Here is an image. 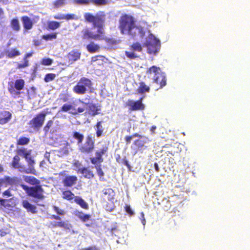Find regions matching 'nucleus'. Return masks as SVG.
<instances>
[{"instance_id":"3","label":"nucleus","mask_w":250,"mask_h":250,"mask_svg":"<svg viewBox=\"0 0 250 250\" xmlns=\"http://www.w3.org/2000/svg\"><path fill=\"white\" fill-rule=\"evenodd\" d=\"M108 150V147L107 145H105L95 151V157H90L89 158L90 162L94 165L97 174L100 180L102 181L104 180V175L101 165V164L104 162L103 156L107 153Z\"/></svg>"},{"instance_id":"61","label":"nucleus","mask_w":250,"mask_h":250,"mask_svg":"<svg viewBox=\"0 0 250 250\" xmlns=\"http://www.w3.org/2000/svg\"><path fill=\"white\" fill-rule=\"evenodd\" d=\"M125 140L126 144H129L130 143L132 139V136H127L125 137Z\"/></svg>"},{"instance_id":"53","label":"nucleus","mask_w":250,"mask_h":250,"mask_svg":"<svg viewBox=\"0 0 250 250\" xmlns=\"http://www.w3.org/2000/svg\"><path fill=\"white\" fill-rule=\"evenodd\" d=\"M145 142L142 140H136L134 142V145L138 148H141L144 146Z\"/></svg>"},{"instance_id":"64","label":"nucleus","mask_w":250,"mask_h":250,"mask_svg":"<svg viewBox=\"0 0 250 250\" xmlns=\"http://www.w3.org/2000/svg\"><path fill=\"white\" fill-rule=\"evenodd\" d=\"M4 13L3 10L0 8V19H2L4 17Z\"/></svg>"},{"instance_id":"18","label":"nucleus","mask_w":250,"mask_h":250,"mask_svg":"<svg viewBox=\"0 0 250 250\" xmlns=\"http://www.w3.org/2000/svg\"><path fill=\"white\" fill-rule=\"evenodd\" d=\"M101 110V106L91 103L88 105V113L93 116L99 114Z\"/></svg>"},{"instance_id":"2","label":"nucleus","mask_w":250,"mask_h":250,"mask_svg":"<svg viewBox=\"0 0 250 250\" xmlns=\"http://www.w3.org/2000/svg\"><path fill=\"white\" fill-rule=\"evenodd\" d=\"M118 28L122 34L127 35L134 39L138 37L143 38L145 36L144 28L141 25H137L134 17L126 14L120 17Z\"/></svg>"},{"instance_id":"32","label":"nucleus","mask_w":250,"mask_h":250,"mask_svg":"<svg viewBox=\"0 0 250 250\" xmlns=\"http://www.w3.org/2000/svg\"><path fill=\"white\" fill-rule=\"evenodd\" d=\"M24 180L26 183L35 186L40 184V180L33 176H25L24 177Z\"/></svg>"},{"instance_id":"7","label":"nucleus","mask_w":250,"mask_h":250,"mask_svg":"<svg viewBox=\"0 0 250 250\" xmlns=\"http://www.w3.org/2000/svg\"><path fill=\"white\" fill-rule=\"evenodd\" d=\"M148 74H153L154 82L160 85V88H163L167 84V79L163 73L160 72V68L156 66H152L147 71Z\"/></svg>"},{"instance_id":"51","label":"nucleus","mask_w":250,"mask_h":250,"mask_svg":"<svg viewBox=\"0 0 250 250\" xmlns=\"http://www.w3.org/2000/svg\"><path fill=\"white\" fill-rule=\"evenodd\" d=\"M53 208L58 214L61 215H64L65 214V212L63 209L59 208L58 207L55 206Z\"/></svg>"},{"instance_id":"30","label":"nucleus","mask_w":250,"mask_h":250,"mask_svg":"<svg viewBox=\"0 0 250 250\" xmlns=\"http://www.w3.org/2000/svg\"><path fill=\"white\" fill-rule=\"evenodd\" d=\"M19 169V171L22 173H25L26 174H32L34 175L36 174V171L35 168H25L24 166L20 164L17 168Z\"/></svg>"},{"instance_id":"21","label":"nucleus","mask_w":250,"mask_h":250,"mask_svg":"<svg viewBox=\"0 0 250 250\" xmlns=\"http://www.w3.org/2000/svg\"><path fill=\"white\" fill-rule=\"evenodd\" d=\"M12 118V114L8 111H3L0 113V125L7 124Z\"/></svg>"},{"instance_id":"9","label":"nucleus","mask_w":250,"mask_h":250,"mask_svg":"<svg viewBox=\"0 0 250 250\" xmlns=\"http://www.w3.org/2000/svg\"><path fill=\"white\" fill-rule=\"evenodd\" d=\"M48 109L47 108L46 111H43L38 113L29 121L28 124L31 128L36 130H39L41 128L43 125L46 115L50 113V112H48Z\"/></svg>"},{"instance_id":"45","label":"nucleus","mask_w":250,"mask_h":250,"mask_svg":"<svg viewBox=\"0 0 250 250\" xmlns=\"http://www.w3.org/2000/svg\"><path fill=\"white\" fill-rule=\"evenodd\" d=\"M90 2L93 4L97 5H106L108 3L107 0H90Z\"/></svg>"},{"instance_id":"10","label":"nucleus","mask_w":250,"mask_h":250,"mask_svg":"<svg viewBox=\"0 0 250 250\" xmlns=\"http://www.w3.org/2000/svg\"><path fill=\"white\" fill-rule=\"evenodd\" d=\"M95 148V139L90 135H87L84 143H82L78 146V150L82 154H89Z\"/></svg>"},{"instance_id":"37","label":"nucleus","mask_w":250,"mask_h":250,"mask_svg":"<svg viewBox=\"0 0 250 250\" xmlns=\"http://www.w3.org/2000/svg\"><path fill=\"white\" fill-rule=\"evenodd\" d=\"M42 38L46 41H52L57 39V33L56 32H53L51 34L43 35L42 36Z\"/></svg>"},{"instance_id":"55","label":"nucleus","mask_w":250,"mask_h":250,"mask_svg":"<svg viewBox=\"0 0 250 250\" xmlns=\"http://www.w3.org/2000/svg\"><path fill=\"white\" fill-rule=\"evenodd\" d=\"M103 40H105L107 42L112 44H116L118 42L116 40L113 38H107L105 36V39H104Z\"/></svg>"},{"instance_id":"26","label":"nucleus","mask_w":250,"mask_h":250,"mask_svg":"<svg viewBox=\"0 0 250 250\" xmlns=\"http://www.w3.org/2000/svg\"><path fill=\"white\" fill-rule=\"evenodd\" d=\"M74 215L83 222L88 221L91 218L90 215L84 214L82 211L76 210Z\"/></svg>"},{"instance_id":"52","label":"nucleus","mask_w":250,"mask_h":250,"mask_svg":"<svg viewBox=\"0 0 250 250\" xmlns=\"http://www.w3.org/2000/svg\"><path fill=\"white\" fill-rule=\"evenodd\" d=\"M69 100V96L66 94H62L60 96L59 100L62 102H67Z\"/></svg>"},{"instance_id":"12","label":"nucleus","mask_w":250,"mask_h":250,"mask_svg":"<svg viewBox=\"0 0 250 250\" xmlns=\"http://www.w3.org/2000/svg\"><path fill=\"white\" fill-rule=\"evenodd\" d=\"M143 98H141L139 100L134 101L132 100H128L125 105L128 107L129 110L137 111L142 110L145 109V105L142 103Z\"/></svg>"},{"instance_id":"17","label":"nucleus","mask_w":250,"mask_h":250,"mask_svg":"<svg viewBox=\"0 0 250 250\" xmlns=\"http://www.w3.org/2000/svg\"><path fill=\"white\" fill-rule=\"evenodd\" d=\"M81 53L78 50H72L67 55L69 62L71 63L79 60L81 58Z\"/></svg>"},{"instance_id":"34","label":"nucleus","mask_w":250,"mask_h":250,"mask_svg":"<svg viewBox=\"0 0 250 250\" xmlns=\"http://www.w3.org/2000/svg\"><path fill=\"white\" fill-rule=\"evenodd\" d=\"M61 26L60 23L57 21H49L47 22V29L55 30Z\"/></svg>"},{"instance_id":"44","label":"nucleus","mask_w":250,"mask_h":250,"mask_svg":"<svg viewBox=\"0 0 250 250\" xmlns=\"http://www.w3.org/2000/svg\"><path fill=\"white\" fill-rule=\"evenodd\" d=\"M56 77V75L54 73H47L44 78V81L46 83H48L53 81Z\"/></svg>"},{"instance_id":"4","label":"nucleus","mask_w":250,"mask_h":250,"mask_svg":"<svg viewBox=\"0 0 250 250\" xmlns=\"http://www.w3.org/2000/svg\"><path fill=\"white\" fill-rule=\"evenodd\" d=\"M21 187L29 196L33 198L34 203L38 206L44 207L43 204L38 203L39 202L43 200L45 198L44 190L40 184L30 187L25 185H21Z\"/></svg>"},{"instance_id":"5","label":"nucleus","mask_w":250,"mask_h":250,"mask_svg":"<svg viewBox=\"0 0 250 250\" xmlns=\"http://www.w3.org/2000/svg\"><path fill=\"white\" fill-rule=\"evenodd\" d=\"M93 85L90 79L83 77L73 87V91L78 95H84L87 92L92 93L94 90Z\"/></svg>"},{"instance_id":"59","label":"nucleus","mask_w":250,"mask_h":250,"mask_svg":"<svg viewBox=\"0 0 250 250\" xmlns=\"http://www.w3.org/2000/svg\"><path fill=\"white\" fill-rule=\"evenodd\" d=\"M122 163L127 167L129 170H130L131 166L129 164L128 161L125 158L122 160Z\"/></svg>"},{"instance_id":"33","label":"nucleus","mask_w":250,"mask_h":250,"mask_svg":"<svg viewBox=\"0 0 250 250\" xmlns=\"http://www.w3.org/2000/svg\"><path fill=\"white\" fill-rule=\"evenodd\" d=\"M62 198L68 201H71L73 199L75 200L76 196L70 190H67L62 192Z\"/></svg>"},{"instance_id":"54","label":"nucleus","mask_w":250,"mask_h":250,"mask_svg":"<svg viewBox=\"0 0 250 250\" xmlns=\"http://www.w3.org/2000/svg\"><path fill=\"white\" fill-rule=\"evenodd\" d=\"M23 63H18L17 65V68L21 69L28 66L29 62L28 61H23Z\"/></svg>"},{"instance_id":"48","label":"nucleus","mask_w":250,"mask_h":250,"mask_svg":"<svg viewBox=\"0 0 250 250\" xmlns=\"http://www.w3.org/2000/svg\"><path fill=\"white\" fill-rule=\"evenodd\" d=\"M73 3L77 5H88L90 0H73Z\"/></svg>"},{"instance_id":"39","label":"nucleus","mask_w":250,"mask_h":250,"mask_svg":"<svg viewBox=\"0 0 250 250\" xmlns=\"http://www.w3.org/2000/svg\"><path fill=\"white\" fill-rule=\"evenodd\" d=\"M17 152L18 155H22L23 157L24 158H26L27 155H31V150H30L28 151H26V150L25 148H22L18 149L17 150Z\"/></svg>"},{"instance_id":"62","label":"nucleus","mask_w":250,"mask_h":250,"mask_svg":"<svg viewBox=\"0 0 250 250\" xmlns=\"http://www.w3.org/2000/svg\"><path fill=\"white\" fill-rule=\"evenodd\" d=\"M50 218L51 219H55L56 220H61V217H60L58 215H52L50 217Z\"/></svg>"},{"instance_id":"57","label":"nucleus","mask_w":250,"mask_h":250,"mask_svg":"<svg viewBox=\"0 0 250 250\" xmlns=\"http://www.w3.org/2000/svg\"><path fill=\"white\" fill-rule=\"evenodd\" d=\"M82 250H100L99 248L97 247L96 246H92L87 247L86 248H84L82 249Z\"/></svg>"},{"instance_id":"23","label":"nucleus","mask_w":250,"mask_h":250,"mask_svg":"<svg viewBox=\"0 0 250 250\" xmlns=\"http://www.w3.org/2000/svg\"><path fill=\"white\" fill-rule=\"evenodd\" d=\"M54 18L57 20H77L78 17L74 14H67L66 15H55Z\"/></svg>"},{"instance_id":"50","label":"nucleus","mask_w":250,"mask_h":250,"mask_svg":"<svg viewBox=\"0 0 250 250\" xmlns=\"http://www.w3.org/2000/svg\"><path fill=\"white\" fill-rule=\"evenodd\" d=\"M55 227H60L63 228H68V224L64 221H61L56 223L53 225Z\"/></svg>"},{"instance_id":"20","label":"nucleus","mask_w":250,"mask_h":250,"mask_svg":"<svg viewBox=\"0 0 250 250\" xmlns=\"http://www.w3.org/2000/svg\"><path fill=\"white\" fill-rule=\"evenodd\" d=\"M21 20L23 24V28L26 30H29L32 28L33 22L32 20L28 16H24L21 18Z\"/></svg>"},{"instance_id":"38","label":"nucleus","mask_w":250,"mask_h":250,"mask_svg":"<svg viewBox=\"0 0 250 250\" xmlns=\"http://www.w3.org/2000/svg\"><path fill=\"white\" fill-rule=\"evenodd\" d=\"M30 142V139L26 137H21L17 141V145L19 146L27 145Z\"/></svg>"},{"instance_id":"8","label":"nucleus","mask_w":250,"mask_h":250,"mask_svg":"<svg viewBox=\"0 0 250 250\" xmlns=\"http://www.w3.org/2000/svg\"><path fill=\"white\" fill-rule=\"evenodd\" d=\"M160 42L152 33L149 34L148 40L145 43L147 48V52L149 54L155 55L160 47Z\"/></svg>"},{"instance_id":"63","label":"nucleus","mask_w":250,"mask_h":250,"mask_svg":"<svg viewBox=\"0 0 250 250\" xmlns=\"http://www.w3.org/2000/svg\"><path fill=\"white\" fill-rule=\"evenodd\" d=\"M32 56V53H27L23 57V61H28L27 58Z\"/></svg>"},{"instance_id":"1","label":"nucleus","mask_w":250,"mask_h":250,"mask_svg":"<svg viewBox=\"0 0 250 250\" xmlns=\"http://www.w3.org/2000/svg\"><path fill=\"white\" fill-rule=\"evenodd\" d=\"M83 17L85 22L92 23L93 27H97V30L94 34L88 27L83 28L81 31V38L83 40H94L100 41L105 39L104 27L106 20L105 12L100 11L95 15L89 12L84 13Z\"/></svg>"},{"instance_id":"42","label":"nucleus","mask_w":250,"mask_h":250,"mask_svg":"<svg viewBox=\"0 0 250 250\" xmlns=\"http://www.w3.org/2000/svg\"><path fill=\"white\" fill-rule=\"evenodd\" d=\"M69 146V143L68 142H66L63 147H61L60 148L59 152L62 155H67L69 153L68 149Z\"/></svg>"},{"instance_id":"29","label":"nucleus","mask_w":250,"mask_h":250,"mask_svg":"<svg viewBox=\"0 0 250 250\" xmlns=\"http://www.w3.org/2000/svg\"><path fill=\"white\" fill-rule=\"evenodd\" d=\"M137 91L139 94H144L146 92H149L150 91V88L145 82H142L139 83V86Z\"/></svg>"},{"instance_id":"43","label":"nucleus","mask_w":250,"mask_h":250,"mask_svg":"<svg viewBox=\"0 0 250 250\" xmlns=\"http://www.w3.org/2000/svg\"><path fill=\"white\" fill-rule=\"evenodd\" d=\"M53 125V121L52 120H48L43 127V131L45 134H47Z\"/></svg>"},{"instance_id":"14","label":"nucleus","mask_w":250,"mask_h":250,"mask_svg":"<svg viewBox=\"0 0 250 250\" xmlns=\"http://www.w3.org/2000/svg\"><path fill=\"white\" fill-rule=\"evenodd\" d=\"M107 60V59L103 55H96L91 57V64L94 66H103Z\"/></svg>"},{"instance_id":"15","label":"nucleus","mask_w":250,"mask_h":250,"mask_svg":"<svg viewBox=\"0 0 250 250\" xmlns=\"http://www.w3.org/2000/svg\"><path fill=\"white\" fill-rule=\"evenodd\" d=\"M3 183L4 187H7L8 186H17L20 182V179L16 177H10L8 176H5L3 178L0 179Z\"/></svg>"},{"instance_id":"47","label":"nucleus","mask_w":250,"mask_h":250,"mask_svg":"<svg viewBox=\"0 0 250 250\" xmlns=\"http://www.w3.org/2000/svg\"><path fill=\"white\" fill-rule=\"evenodd\" d=\"M25 159L28 163L29 168H34V165L35 164V161L34 160L31 155H27V158H25Z\"/></svg>"},{"instance_id":"31","label":"nucleus","mask_w":250,"mask_h":250,"mask_svg":"<svg viewBox=\"0 0 250 250\" xmlns=\"http://www.w3.org/2000/svg\"><path fill=\"white\" fill-rule=\"evenodd\" d=\"M103 121H98L95 125L94 127L96 130L97 137H100L102 136L104 132V128L102 126Z\"/></svg>"},{"instance_id":"36","label":"nucleus","mask_w":250,"mask_h":250,"mask_svg":"<svg viewBox=\"0 0 250 250\" xmlns=\"http://www.w3.org/2000/svg\"><path fill=\"white\" fill-rule=\"evenodd\" d=\"M10 25L13 30L15 31H19L21 29L19 21L16 18L11 20L10 21Z\"/></svg>"},{"instance_id":"49","label":"nucleus","mask_w":250,"mask_h":250,"mask_svg":"<svg viewBox=\"0 0 250 250\" xmlns=\"http://www.w3.org/2000/svg\"><path fill=\"white\" fill-rule=\"evenodd\" d=\"M53 63V60L50 58H43L41 62V64L43 65H50Z\"/></svg>"},{"instance_id":"41","label":"nucleus","mask_w":250,"mask_h":250,"mask_svg":"<svg viewBox=\"0 0 250 250\" xmlns=\"http://www.w3.org/2000/svg\"><path fill=\"white\" fill-rule=\"evenodd\" d=\"M12 199V198H11L10 199H4L0 198V205L6 208L13 207V206H12L9 203H7L8 202L10 201Z\"/></svg>"},{"instance_id":"25","label":"nucleus","mask_w":250,"mask_h":250,"mask_svg":"<svg viewBox=\"0 0 250 250\" xmlns=\"http://www.w3.org/2000/svg\"><path fill=\"white\" fill-rule=\"evenodd\" d=\"M86 48L89 53H94L99 52L100 46L94 42H91L86 46Z\"/></svg>"},{"instance_id":"46","label":"nucleus","mask_w":250,"mask_h":250,"mask_svg":"<svg viewBox=\"0 0 250 250\" xmlns=\"http://www.w3.org/2000/svg\"><path fill=\"white\" fill-rule=\"evenodd\" d=\"M66 1V0H56L53 2V4L55 8H59L65 4Z\"/></svg>"},{"instance_id":"6","label":"nucleus","mask_w":250,"mask_h":250,"mask_svg":"<svg viewBox=\"0 0 250 250\" xmlns=\"http://www.w3.org/2000/svg\"><path fill=\"white\" fill-rule=\"evenodd\" d=\"M25 81L22 79H18L14 82L11 81L8 83V91L14 98H19L21 94V91L24 89Z\"/></svg>"},{"instance_id":"24","label":"nucleus","mask_w":250,"mask_h":250,"mask_svg":"<svg viewBox=\"0 0 250 250\" xmlns=\"http://www.w3.org/2000/svg\"><path fill=\"white\" fill-rule=\"evenodd\" d=\"M6 57L8 59H13L21 55L20 51L17 48H13L5 50Z\"/></svg>"},{"instance_id":"60","label":"nucleus","mask_w":250,"mask_h":250,"mask_svg":"<svg viewBox=\"0 0 250 250\" xmlns=\"http://www.w3.org/2000/svg\"><path fill=\"white\" fill-rule=\"evenodd\" d=\"M85 104H83L82 103H79V105L76 106V108L80 107V108H82L83 109V111L79 112V113H83L85 111V108L84 107V105H86V103H85Z\"/></svg>"},{"instance_id":"13","label":"nucleus","mask_w":250,"mask_h":250,"mask_svg":"<svg viewBox=\"0 0 250 250\" xmlns=\"http://www.w3.org/2000/svg\"><path fill=\"white\" fill-rule=\"evenodd\" d=\"M130 49L133 52H128L126 51L125 52V54L129 59H134L137 58L138 56L134 53V52H141L143 50V48L140 43L139 42H135L133 43L130 46Z\"/></svg>"},{"instance_id":"19","label":"nucleus","mask_w":250,"mask_h":250,"mask_svg":"<svg viewBox=\"0 0 250 250\" xmlns=\"http://www.w3.org/2000/svg\"><path fill=\"white\" fill-rule=\"evenodd\" d=\"M21 204L28 212H31L33 214H35L37 212L36 206L31 204L28 200H23Z\"/></svg>"},{"instance_id":"11","label":"nucleus","mask_w":250,"mask_h":250,"mask_svg":"<svg viewBox=\"0 0 250 250\" xmlns=\"http://www.w3.org/2000/svg\"><path fill=\"white\" fill-rule=\"evenodd\" d=\"M79 103H82L83 104H85L83 100L79 99L73 102L72 104H64L61 107L60 111L63 112H67L71 110V113L72 114H78L79 112L83 110L82 108L79 107L76 108V106L79 105Z\"/></svg>"},{"instance_id":"58","label":"nucleus","mask_w":250,"mask_h":250,"mask_svg":"<svg viewBox=\"0 0 250 250\" xmlns=\"http://www.w3.org/2000/svg\"><path fill=\"white\" fill-rule=\"evenodd\" d=\"M2 195L3 196H7V197H10V196H12V195L11 193L10 190L9 189L4 191L3 192Z\"/></svg>"},{"instance_id":"28","label":"nucleus","mask_w":250,"mask_h":250,"mask_svg":"<svg viewBox=\"0 0 250 250\" xmlns=\"http://www.w3.org/2000/svg\"><path fill=\"white\" fill-rule=\"evenodd\" d=\"M74 202L83 209L87 210L89 208L88 204L80 196H76Z\"/></svg>"},{"instance_id":"22","label":"nucleus","mask_w":250,"mask_h":250,"mask_svg":"<svg viewBox=\"0 0 250 250\" xmlns=\"http://www.w3.org/2000/svg\"><path fill=\"white\" fill-rule=\"evenodd\" d=\"M78 172L81 173L87 179H92L94 177L93 171L88 167H83L78 169Z\"/></svg>"},{"instance_id":"35","label":"nucleus","mask_w":250,"mask_h":250,"mask_svg":"<svg viewBox=\"0 0 250 250\" xmlns=\"http://www.w3.org/2000/svg\"><path fill=\"white\" fill-rule=\"evenodd\" d=\"M73 137L74 139L77 140L78 146L82 143L84 139L83 135L77 131L73 132Z\"/></svg>"},{"instance_id":"40","label":"nucleus","mask_w":250,"mask_h":250,"mask_svg":"<svg viewBox=\"0 0 250 250\" xmlns=\"http://www.w3.org/2000/svg\"><path fill=\"white\" fill-rule=\"evenodd\" d=\"M20 162V158L19 155H16L14 156L11 163V166L14 168H18Z\"/></svg>"},{"instance_id":"27","label":"nucleus","mask_w":250,"mask_h":250,"mask_svg":"<svg viewBox=\"0 0 250 250\" xmlns=\"http://www.w3.org/2000/svg\"><path fill=\"white\" fill-rule=\"evenodd\" d=\"M102 192L104 196L106 197L108 200H112L114 199L115 193L112 188H104Z\"/></svg>"},{"instance_id":"16","label":"nucleus","mask_w":250,"mask_h":250,"mask_svg":"<svg viewBox=\"0 0 250 250\" xmlns=\"http://www.w3.org/2000/svg\"><path fill=\"white\" fill-rule=\"evenodd\" d=\"M78 180L76 176H66L62 181V183L65 187H71L75 185Z\"/></svg>"},{"instance_id":"56","label":"nucleus","mask_w":250,"mask_h":250,"mask_svg":"<svg viewBox=\"0 0 250 250\" xmlns=\"http://www.w3.org/2000/svg\"><path fill=\"white\" fill-rule=\"evenodd\" d=\"M125 211L130 215L132 216L133 215L134 213L133 211L131 209L129 205H125Z\"/></svg>"}]
</instances>
